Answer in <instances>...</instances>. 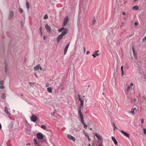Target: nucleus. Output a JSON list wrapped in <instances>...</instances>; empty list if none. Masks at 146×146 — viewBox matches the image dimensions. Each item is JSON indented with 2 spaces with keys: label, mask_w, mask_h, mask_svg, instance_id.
<instances>
[{
  "label": "nucleus",
  "mask_w": 146,
  "mask_h": 146,
  "mask_svg": "<svg viewBox=\"0 0 146 146\" xmlns=\"http://www.w3.org/2000/svg\"><path fill=\"white\" fill-rule=\"evenodd\" d=\"M68 30L67 29L65 28L64 31H63L56 38L57 41L59 42L61 40L63 36H65L67 33Z\"/></svg>",
  "instance_id": "nucleus-1"
},
{
  "label": "nucleus",
  "mask_w": 146,
  "mask_h": 146,
  "mask_svg": "<svg viewBox=\"0 0 146 146\" xmlns=\"http://www.w3.org/2000/svg\"><path fill=\"white\" fill-rule=\"evenodd\" d=\"M78 114H79L80 118L81 119V121L82 124L85 126V123L84 121V119L83 118V116L82 113L81 111V107H79L78 108Z\"/></svg>",
  "instance_id": "nucleus-2"
},
{
  "label": "nucleus",
  "mask_w": 146,
  "mask_h": 146,
  "mask_svg": "<svg viewBox=\"0 0 146 146\" xmlns=\"http://www.w3.org/2000/svg\"><path fill=\"white\" fill-rule=\"evenodd\" d=\"M36 136L37 138L39 139H42L43 138L42 134L40 132L37 133Z\"/></svg>",
  "instance_id": "nucleus-3"
},
{
  "label": "nucleus",
  "mask_w": 146,
  "mask_h": 146,
  "mask_svg": "<svg viewBox=\"0 0 146 146\" xmlns=\"http://www.w3.org/2000/svg\"><path fill=\"white\" fill-rule=\"evenodd\" d=\"M68 17L67 16L66 17L64 20V22L63 23V27H65L66 25L68 23Z\"/></svg>",
  "instance_id": "nucleus-4"
},
{
  "label": "nucleus",
  "mask_w": 146,
  "mask_h": 146,
  "mask_svg": "<svg viewBox=\"0 0 146 146\" xmlns=\"http://www.w3.org/2000/svg\"><path fill=\"white\" fill-rule=\"evenodd\" d=\"M120 131L124 136L126 137L128 139H129V134L127 133L126 132L122 130H121Z\"/></svg>",
  "instance_id": "nucleus-5"
},
{
  "label": "nucleus",
  "mask_w": 146,
  "mask_h": 146,
  "mask_svg": "<svg viewBox=\"0 0 146 146\" xmlns=\"http://www.w3.org/2000/svg\"><path fill=\"white\" fill-rule=\"evenodd\" d=\"M78 100H79V101H80V107H82L84 105V102L82 100L81 98L80 94H78Z\"/></svg>",
  "instance_id": "nucleus-6"
},
{
  "label": "nucleus",
  "mask_w": 146,
  "mask_h": 146,
  "mask_svg": "<svg viewBox=\"0 0 146 146\" xmlns=\"http://www.w3.org/2000/svg\"><path fill=\"white\" fill-rule=\"evenodd\" d=\"M31 118V121L33 122H35L37 119V117L34 115H32Z\"/></svg>",
  "instance_id": "nucleus-7"
},
{
  "label": "nucleus",
  "mask_w": 146,
  "mask_h": 146,
  "mask_svg": "<svg viewBox=\"0 0 146 146\" xmlns=\"http://www.w3.org/2000/svg\"><path fill=\"white\" fill-rule=\"evenodd\" d=\"M67 137L69 139L72 140L74 142L76 141L75 138L70 135L67 134Z\"/></svg>",
  "instance_id": "nucleus-8"
},
{
  "label": "nucleus",
  "mask_w": 146,
  "mask_h": 146,
  "mask_svg": "<svg viewBox=\"0 0 146 146\" xmlns=\"http://www.w3.org/2000/svg\"><path fill=\"white\" fill-rule=\"evenodd\" d=\"M14 16L13 12L12 11H10L9 15L8 18L9 19H11Z\"/></svg>",
  "instance_id": "nucleus-9"
},
{
  "label": "nucleus",
  "mask_w": 146,
  "mask_h": 146,
  "mask_svg": "<svg viewBox=\"0 0 146 146\" xmlns=\"http://www.w3.org/2000/svg\"><path fill=\"white\" fill-rule=\"evenodd\" d=\"M39 68L40 69V70H42V68L40 67V64H37L36 66L34 67V69L35 70H38Z\"/></svg>",
  "instance_id": "nucleus-10"
},
{
  "label": "nucleus",
  "mask_w": 146,
  "mask_h": 146,
  "mask_svg": "<svg viewBox=\"0 0 146 146\" xmlns=\"http://www.w3.org/2000/svg\"><path fill=\"white\" fill-rule=\"evenodd\" d=\"M45 28L47 30V32L50 33L51 32V28L50 27H49L48 25H46L45 26Z\"/></svg>",
  "instance_id": "nucleus-11"
},
{
  "label": "nucleus",
  "mask_w": 146,
  "mask_h": 146,
  "mask_svg": "<svg viewBox=\"0 0 146 146\" xmlns=\"http://www.w3.org/2000/svg\"><path fill=\"white\" fill-rule=\"evenodd\" d=\"M106 39L108 42L109 44L110 42H111L112 38L110 37V36L108 35L107 36Z\"/></svg>",
  "instance_id": "nucleus-12"
},
{
  "label": "nucleus",
  "mask_w": 146,
  "mask_h": 146,
  "mask_svg": "<svg viewBox=\"0 0 146 146\" xmlns=\"http://www.w3.org/2000/svg\"><path fill=\"white\" fill-rule=\"evenodd\" d=\"M95 135L96 137V138H97V139H98V140H100V141H102V137L100 136L99 135H98L96 133H95Z\"/></svg>",
  "instance_id": "nucleus-13"
},
{
  "label": "nucleus",
  "mask_w": 146,
  "mask_h": 146,
  "mask_svg": "<svg viewBox=\"0 0 146 146\" xmlns=\"http://www.w3.org/2000/svg\"><path fill=\"white\" fill-rule=\"evenodd\" d=\"M34 142L35 145L37 146H40L39 143L38 142L37 140L35 138L34 139Z\"/></svg>",
  "instance_id": "nucleus-14"
},
{
  "label": "nucleus",
  "mask_w": 146,
  "mask_h": 146,
  "mask_svg": "<svg viewBox=\"0 0 146 146\" xmlns=\"http://www.w3.org/2000/svg\"><path fill=\"white\" fill-rule=\"evenodd\" d=\"M99 51H95L94 53V54L92 55V56L94 58H95L96 56H98L99 55V54L98 53V52Z\"/></svg>",
  "instance_id": "nucleus-15"
},
{
  "label": "nucleus",
  "mask_w": 146,
  "mask_h": 146,
  "mask_svg": "<svg viewBox=\"0 0 146 146\" xmlns=\"http://www.w3.org/2000/svg\"><path fill=\"white\" fill-rule=\"evenodd\" d=\"M111 139L113 141L115 145H116L117 144V141L114 137H111Z\"/></svg>",
  "instance_id": "nucleus-16"
},
{
  "label": "nucleus",
  "mask_w": 146,
  "mask_h": 146,
  "mask_svg": "<svg viewBox=\"0 0 146 146\" xmlns=\"http://www.w3.org/2000/svg\"><path fill=\"white\" fill-rule=\"evenodd\" d=\"M5 112L8 115H10V113L8 111V108L7 107H5L4 109Z\"/></svg>",
  "instance_id": "nucleus-17"
},
{
  "label": "nucleus",
  "mask_w": 146,
  "mask_h": 146,
  "mask_svg": "<svg viewBox=\"0 0 146 146\" xmlns=\"http://www.w3.org/2000/svg\"><path fill=\"white\" fill-rule=\"evenodd\" d=\"M88 0H80V3H82L83 4H85Z\"/></svg>",
  "instance_id": "nucleus-18"
},
{
  "label": "nucleus",
  "mask_w": 146,
  "mask_h": 146,
  "mask_svg": "<svg viewBox=\"0 0 146 146\" xmlns=\"http://www.w3.org/2000/svg\"><path fill=\"white\" fill-rule=\"evenodd\" d=\"M47 91L49 93H52V88L51 87H48L47 89Z\"/></svg>",
  "instance_id": "nucleus-19"
},
{
  "label": "nucleus",
  "mask_w": 146,
  "mask_h": 146,
  "mask_svg": "<svg viewBox=\"0 0 146 146\" xmlns=\"http://www.w3.org/2000/svg\"><path fill=\"white\" fill-rule=\"evenodd\" d=\"M65 29L64 28V27H62L60 29H59L58 30V31L59 32H61L62 31H64V29Z\"/></svg>",
  "instance_id": "nucleus-20"
},
{
  "label": "nucleus",
  "mask_w": 146,
  "mask_h": 146,
  "mask_svg": "<svg viewBox=\"0 0 146 146\" xmlns=\"http://www.w3.org/2000/svg\"><path fill=\"white\" fill-rule=\"evenodd\" d=\"M136 108H135L134 109H132L131 110V113L133 115H134L135 114L134 110Z\"/></svg>",
  "instance_id": "nucleus-21"
},
{
  "label": "nucleus",
  "mask_w": 146,
  "mask_h": 146,
  "mask_svg": "<svg viewBox=\"0 0 146 146\" xmlns=\"http://www.w3.org/2000/svg\"><path fill=\"white\" fill-rule=\"evenodd\" d=\"M132 9L135 10H138L139 9V8L137 6H135L133 7Z\"/></svg>",
  "instance_id": "nucleus-22"
},
{
  "label": "nucleus",
  "mask_w": 146,
  "mask_h": 146,
  "mask_svg": "<svg viewBox=\"0 0 146 146\" xmlns=\"http://www.w3.org/2000/svg\"><path fill=\"white\" fill-rule=\"evenodd\" d=\"M96 23V21L95 18L94 17L93 18V20L92 22V24L94 25Z\"/></svg>",
  "instance_id": "nucleus-23"
},
{
  "label": "nucleus",
  "mask_w": 146,
  "mask_h": 146,
  "mask_svg": "<svg viewBox=\"0 0 146 146\" xmlns=\"http://www.w3.org/2000/svg\"><path fill=\"white\" fill-rule=\"evenodd\" d=\"M5 72L7 73V65L6 64V62H5Z\"/></svg>",
  "instance_id": "nucleus-24"
},
{
  "label": "nucleus",
  "mask_w": 146,
  "mask_h": 146,
  "mask_svg": "<svg viewBox=\"0 0 146 146\" xmlns=\"http://www.w3.org/2000/svg\"><path fill=\"white\" fill-rule=\"evenodd\" d=\"M68 48H64V55H65L67 53V51L68 50Z\"/></svg>",
  "instance_id": "nucleus-25"
},
{
  "label": "nucleus",
  "mask_w": 146,
  "mask_h": 146,
  "mask_svg": "<svg viewBox=\"0 0 146 146\" xmlns=\"http://www.w3.org/2000/svg\"><path fill=\"white\" fill-rule=\"evenodd\" d=\"M5 93H3L1 96V98L2 99H5Z\"/></svg>",
  "instance_id": "nucleus-26"
},
{
  "label": "nucleus",
  "mask_w": 146,
  "mask_h": 146,
  "mask_svg": "<svg viewBox=\"0 0 146 146\" xmlns=\"http://www.w3.org/2000/svg\"><path fill=\"white\" fill-rule=\"evenodd\" d=\"M26 6L27 8V9H29V4L28 2H26Z\"/></svg>",
  "instance_id": "nucleus-27"
},
{
  "label": "nucleus",
  "mask_w": 146,
  "mask_h": 146,
  "mask_svg": "<svg viewBox=\"0 0 146 146\" xmlns=\"http://www.w3.org/2000/svg\"><path fill=\"white\" fill-rule=\"evenodd\" d=\"M132 50L133 52V55H135L136 54H135V49H134V48L133 47H132Z\"/></svg>",
  "instance_id": "nucleus-28"
},
{
  "label": "nucleus",
  "mask_w": 146,
  "mask_h": 146,
  "mask_svg": "<svg viewBox=\"0 0 146 146\" xmlns=\"http://www.w3.org/2000/svg\"><path fill=\"white\" fill-rule=\"evenodd\" d=\"M42 28L41 27H40L39 28V30L40 31V33L41 35H42Z\"/></svg>",
  "instance_id": "nucleus-29"
},
{
  "label": "nucleus",
  "mask_w": 146,
  "mask_h": 146,
  "mask_svg": "<svg viewBox=\"0 0 146 146\" xmlns=\"http://www.w3.org/2000/svg\"><path fill=\"white\" fill-rule=\"evenodd\" d=\"M48 18V15L47 14L44 15V17L43 19H47Z\"/></svg>",
  "instance_id": "nucleus-30"
},
{
  "label": "nucleus",
  "mask_w": 146,
  "mask_h": 146,
  "mask_svg": "<svg viewBox=\"0 0 146 146\" xmlns=\"http://www.w3.org/2000/svg\"><path fill=\"white\" fill-rule=\"evenodd\" d=\"M83 131H84V133H83L84 134L85 136L86 137H88L89 136H88V134L86 133L85 132V131H84V130H83Z\"/></svg>",
  "instance_id": "nucleus-31"
},
{
  "label": "nucleus",
  "mask_w": 146,
  "mask_h": 146,
  "mask_svg": "<svg viewBox=\"0 0 146 146\" xmlns=\"http://www.w3.org/2000/svg\"><path fill=\"white\" fill-rule=\"evenodd\" d=\"M19 12L20 13H21L23 12V9H21V8H19Z\"/></svg>",
  "instance_id": "nucleus-32"
},
{
  "label": "nucleus",
  "mask_w": 146,
  "mask_h": 146,
  "mask_svg": "<svg viewBox=\"0 0 146 146\" xmlns=\"http://www.w3.org/2000/svg\"><path fill=\"white\" fill-rule=\"evenodd\" d=\"M41 127L44 129H45L46 128V127L45 125H42L40 126Z\"/></svg>",
  "instance_id": "nucleus-33"
},
{
  "label": "nucleus",
  "mask_w": 146,
  "mask_h": 146,
  "mask_svg": "<svg viewBox=\"0 0 146 146\" xmlns=\"http://www.w3.org/2000/svg\"><path fill=\"white\" fill-rule=\"evenodd\" d=\"M70 44V42H68L65 48H68Z\"/></svg>",
  "instance_id": "nucleus-34"
},
{
  "label": "nucleus",
  "mask_w": 146,
  "mask_h": 146,
  "mask_svg": "<svg viewBox=\"0 0 146 146\" xmlns=\"http://www.w3.org/2000/svg\"><path fill=\"white\" fill-rule=\"evenodd\" d=\"M29 83L30 86H31L33 87L34 85V84L33 82H29Z\"/></svg>",
  "instance_id": "nucleus-35"
},
{
  "label": "nucleus",
  "mask_w": 146,
  "mask_h": 146,
  "mask_svg": "<svg viewBox=\"0 0 146 146\" xmlns=\"http://www.w3.org/2000/svg\"><path fill=\"white\" fill-rule=\"evenodd\" d=\"M113 126L114 127L113 129L115 130L116 129H117V128L116 127V126L115 125V124L114 123H113Z\"/></svg>",
  "instance_id": "nucleus-36"
},
{
  "label": "nucleus",
  "mask_w": 146,
  "mask_h": 146,
  "mask_svg": "<svg viewBox=\"0 0 146 146\" xmlns=\"http://www.w3.org/2000/svg\"><path fill=\"white\" fill-rule=\"evenodd\" d=\"M143 133L145 135H146V129L145 128H143Z\"/></svg>",
  "instance_id": "nucleus-37"
},
{
  "label": "nucleus",
  "mask_w": 146,
  "mask_h": 146,
  "mask_svg": "<svg viewBox=\"0 0 146 146\" xmlns=\"http://www.w3.org/2000/svg\"><path fill=\"white\" fill-rule=\"evenodd\" d=\"M130 87L129 86H127V91L129 92L130 90Z\"/></svg>",
  "instance_id": "nucleus-38"
},
{
  "label": "nucleus",
  "mask_w": 146,
  "mask_h": 146,
  "mask_svg": "<svg viewBox=\"0 0 146 146\" xmlns=\"http://www.w3.org/2000/svg\"><path fill=\"white\" fill-rule=\"evenodd\" d=\"M3 80H0V84L3 85Z\"/></svg>",
  "instance_id": "nucleus-39"
},
{
  "label": "nucleus",
  "mask_w": 146,
  "mask_h": 146,
  "mask_svg": "<svg viewBox=\"0 0 146 146\" xmlns=\"http://www.w3.org/2000/svg\"><path fill=\"white\" fill-rule=\"evenodd\" d=\"M4 88V87L3 85H1L0 86V89H3Z\"/></svg>",
  "instance_id": "nucleus-40"
},
{
  "label": "nucleus",
  "mask_w": 146,
  "mask_h": 146,
  "mask_svg": "<svg viewBox=\"0 0 146 146\" xmlns=\"http://www.w3.org/2000/svg\"><path fill=\"white\" fill-rule=\"evenodd\" d=\"M49 84L48 83H46L45 85V86L46 87H48L49 86Z\"/></svg>",
  "instance_id": "nucleus-41"
},
{
  "label": "nucleus",
  "mask_w": 146,
  "mask_h": 146,
  "mask_svg": "<svg viewBox=\"0 0 146 146\" xmlns=\"http://www.w3.org/2000/svg\"><path fill=\"white\" fill-rule=\"evenodd\" d=\"M146 39V36L143 38V39H142V40L143 41L144 40H145Z\"/></svg>",
  "instance_id": "nucleus-42"
},
{
  "label": "nucleus",
  "mask_w": 146,
  "mask_h": 146,
  "mask_svg": "<svg viewBox=\"0 0 146 146\" xmlns=\"http://www.w3.org/2000/svg\"><path fill=\"white\" fill-rule=\"evenodd\" d=\"M134 25L135 26H137L138 25V23L137 22H135L134 23Z\"/></svg>",
  "instance_id": "nucleus-43"
},
{
  "label": "nucleus",
  "mask_w": 146,
  "mask_h": 146,
  "mask_svg": "<svg viewBox=\"0 0 146 146\" xmlns=\"http://www.w3.org/2000/svg\"><path fill=\"white\" fill-rule=\"evenodd\" d=\"M141 122L142 123H143L144 122V120L143 119H141Z\"/></svg>",
  "instance_id": "nucleus-44"
},
{
  "label": "nucleus",
  "mask_w": 146,
  "mask_h": 146,
  "mask_svg": "<svg viewBox=\"0 0 146 146\" xmlns=\"http://www.w3.org/2000/svg\"><path fill=\"white\" fill-rule=\"evenodd\" d=\"M90 51H87L86 52V54H87H87H90Z\"/></svg>",
  "instance_id": "nucleus-45"
},
{
  "label": "nucleus",
  "mask_w": 146,
  "mask_h": 146,
  "mask_svg": "<svg viewBox=\"0 0 146 146\" xmlns=\"http://www.w3.org/2000/svg\"><path fill=\"white\" fill-rule=\"evenodd\" d=\"M134 57L135 59H137V56L136 55V54L135 55H134Z\"/></svg>",
  "instance_id": "nucleus-46"
},
{
  "label": "nucleus",
  "mask_w": 146,
  "mask_h": 146,
  "mask_svg": "<svg viewBox=\"0 0 146 146\" xmlns=\"http://www.w3.org/2000/svg\"><path fill=\"white\" fill-rule=\"evenodd\" d=\"M81 13L80 12H79L78 16L79 17H80L81 14Z\"/></svg>",
  "instance_id": "nucleus-47"
},
{
  "label": "nucleus",
  "mask_w": 146,
  "mask_h": 146,
  "mask_svg": "<svg viewBox=\"0 0 146 146\" xmlns=\"http://www.w3.org/2000/svg\"><path fill=\"white\" fill-rule=\"evenodd\" d=\"M121 71H123V66H121Z\"/></svg>",
  "instance_id": "nucleus-48"
},
{
  "label": "nucleus",
  "mask_w": 146,
  "mask_h": 146,
  "mask_svg": "<svg viewBox=\"0 0 146 146\" xmlns=\"http://www.w3.org/2000/svg\"><path fill=\"white\" fill-rule=\"evenodd\" d=\"M133 85V83H130V86H132Z\"/></svg>",
  "instance_id": "nucleus-49"
},
{
  "label": "nucleus",
  "mask_w": 146,
  "mask_h": 146,
  "mask_svg": "<svg viewBox=\"0 0 146 146\" xmlns=\"http://www.w3.org/2000/svg\"><path fill=\"white\" fill-rule=\"evenodd\" d=\"M121 76H123V71H121Z\"/></svg>",
  "instance_id": "nucleus-50"
},
{
  "label": "nucleus",
  "mask_w": 146,
  "mask_h": 146,
  "mask_svg": "<svg viewBox=\"0 0 146 146\" xmlns=\"http://www.w3.org/2000/svg\"><path fill=\"white\" fill-rule=\"evenodd\" d=\"M88 141H91V139L89 138V137H88Z\"/></svg>",
  "instance_id": "nucleus-51"
},
{
  "label": "nucleus",
  "mask_w": 146,
  "mask_h": 146,
  "mask_svg": "<svg viewBox=\"0 0 146 146\" xmlns=\"http://www.w3.org/2000/svg\"><path fill=\"white\" fill-rule=\"evenodd\" d=\"M21 24L22 26H23V22H21Z\"/></svg>",
  "instance_id": "nucleus-52"
},
{
  "label": "nucleus",
  "mask_w": 146,
  "mask_h": 146,
  "mask_svg": "<svg viewBox=\"0 0 146 146\" xmlns=\"http://www.w3.org/2000/svg\"><path fill=\"white\" fill-rule=\"evenodd\" d=\"M122 14L123 15H125V12H123L122 13Z\"/></svg>",
  "instance_id": "nucleus-53"
},
{
  "label": "nucleus",
  "mask_w": 146,
  "mask_h": 146,
  "mask_svg": "<svg viewBox=\"0 0 146 146\" xmlns=\"http://www.w3.org/2000/svg\"><path fill=\"white\" fill-rule=\"evenodd\" d=\"M84 127L86 129L87 128V125H85H85H84Z\"/></svg>",
  "instance_id": "nucleus-54"
},
{
  "label": "nucleus",
  "mask_w": 146,
  "mask_h": 146,
  "mask_svg": "<svg viewBox=\"0 0 146 146\" xmlns=\"http://www.w3.org/2000/svg\"><path fill=\"white\" fill-rule=\"evenodd\" d=\"M46 37H45V36H44V37H43V39L44 40H45L46 39Z\"/></svg>",
  "instance_id": "nucleus-55"
},
{
  "label": "nucleus",
  "mask_w": 146,
  "mask_h": 146,
  "mask_svg": "<svg viewBox=\"0 0 146 146\" xmlns=\"http://www.w3.org/2000/svg\"><path fill=\"white\" fill-rule=\"evenodd\" d=\"M35 76L37 78H38V77H37V76L36 75V74H35Z\"/></svg>",
  "instance_id": "nucleus-56"
},
{
  "label": "nucleus",
  "mask_w": 146,
  "mask_h": 146,
  "mask_svg": "<svg viewBox=\"0 0 146 146\" xmlns=\"http://www.w3.org/2000/svg\"><path fill=\"white\" fill-rule=\"evenodd\" d=\"M84 52H85V49L84 47Z\"/></svg>",
  "instance_id": "nucleus-57"
},
{
  "label": "nucleus",
  "mask_w": 146,
  "mask_h": 146,
  "mask_svg": "<svg viewBox=\"0 0 146 146\" xmlns=\"http://www.w3.org/2000/svg\"><path fill=\"white\" fill-rule=\"evenodd\" d=\"M137 0H134V2H135L136 1H137Z\"/></svg>",
  "instance_id": "nucleus-58"
},
{
  "label": "nucleus",
  "mask_w": 146,
  "mask_h": 146,
  "mask_svg": "<svg viewBox=\"0 0 146 146\" xmlns=\"http://www.w3.org/2000/svg\"><path fill=\"white\" fill-rule=\"evenodd\" d=\"M90 130H92V128H90Z\"/></svg>",
  "instance_id": "nucleus-59"
},
{
  "label": "nucleus",
  "mask_w": 146,
  "mask_h": 146,
  "mask_svg": "<svg viewBox=\"0 0 146 146\" xmlns=\"http://www.w3.org/2000/svg\"><path fill=\"white\" fill-rule=\"evenodd\" d=\"M99 146H102V145L100 144H99Z\"/></svg>",
  "instance_id": "nucleus-60"
},
{
  "label": "nucleus",
  "mask_w": 146,
  "mask_h": 146,
  "mask_svg": "<svg viewBox=\"0 0 146 146\" xmlns=\"http://www.w3.org/2000/svg\"><path fill=\"white\" fill-rule=\"evenodd\" d=\"M109 103H110V105H111V103H110V102H109Z\"/></svg>",
  "instance_id": "nucleus-61"
},
{
  "label": "nucleus",
  "mask_w": 146,
  "mask_h": 146,
  "mask_svg": "<svg viewBox=\"0 0 146 146\" xmlns=\"http://www.w3.org/2000/svg\"><path fill=\"white\" fill-rule=\"evenodd\" d=\"M106 103H107V102H106V105H107V104H106Z\"/></svg>",
  "instance_id": "nucleus-62"
},
{
  "label": "nucleus",
  "mask_w": 146,
  "mask_h": 146,
  "mask_svg": "<svg viewBox=\"0 0 146 146\" xmlns=\"http://www.w3.org/2000/svg\"><path fill=\"white\" fill-rule=\"evenodd\" d=\"M135 101H136V100H135Z\"/></svg>",
  "instance_id": "nucleus-63"
},
{
  "label": "nucleus",
  "mask_w": 146,
  "mask_h": 146,
  "mask_svg": "<svg viewBox=\"0 0 146 146\" xmlns=\"http://www.w3.org/2000/svg\"><path fill=\"white\" fill-rule=\"evenodd\" d=\"M89 146H90V145H89Z\"/></svg>",
  "instance_id": "nucleus-64"
}]
</instances>
